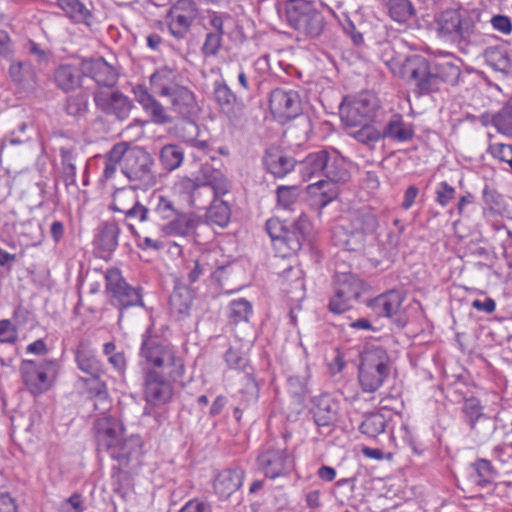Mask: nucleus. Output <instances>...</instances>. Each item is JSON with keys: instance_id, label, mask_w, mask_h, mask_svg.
<instances>
[{"instance_id": "nucleus-1", "label": "nucleus", "mask_w": 512, "mask_h": 512, "mask_svg": "<svg viewBox=\"0 0 512 512\" xmlns=\"http://www.w3.org/2000/svg\"><path fill=\"white\" fill-rule=\"evenodd\" d=\"M151 216L153 236L192 238L202 223L200 216L180 210L172 199L162 195L151 202Z\"/></svg>"}, {"instance_id": "nucleus-2", "label": "nucleus", "mask_w": 512, "mask_h": 512, "mask_svg": "<svg viewBox=\"0 0 512 512\" xmlns=\"http://www.w3.org/2000/svg\"><path fill=\"white\" fill-rule=\"evenodd\" d=\"M285 20L299 41L318 38L325 25L322 13L308 0H289L285 5Z\"/></svg>"}, {"instance_id": "nucleus-3", "label": "nucleus", "mask_w": 512, "mask_h": 512, "mask_svg": "<svg viewBox=\"0 0 512 512\" xmlns=\"http://www.w3.org/2000/svg\"><path fill=\"white\" fill-rule=\"evenodd\" d=\"M324 176L327 180H319L307 187L313 205L319 209L327 206L337 197L338 189L335 184L345 183L350 178L348 164L337 151H328V161L325 164Z\"/></svg>"}, {"instance_id": "nucleus-4", "label": "nucleus", "mask_w": 512, "mask_h": 512, "mask_svg": "<svg viewBox=\"0 0 512 512\" xmlns=\"http://www.w3.org/2000/svg\"><path fill=\"white\" fill-rule=\"evenodd\" d=\"M124 163L121 172L134 183L136 188L149 189L157 182V175L153 170L154 160L144 148L123 142Z\"/></svg>"}, {"instance_id": "nucleus-5", "label": "nucleus", "mask_w": 512, "mask_h": 512, "mask_svg": "<svg viewBox=\"0 0 512 512\" xmlns=\"http://www.w3.org/2000/svg\"><path fill=\"white\" fill-rule=\"evenodd\" d=\"M140 355L147 363L166 371L173 381L180 379L184 374L182 358L177 356L170 346L163 345L158 337L151 336L149 331L142 336Z\"/></svg>"}, {"instance_id": "nucleus-6", "label": "nucleus", "mask_w": 512, "mask_h": 512, "mask_svg": "<svg viewBox=\"0 0 512 512\" xmlns=\"http://www.w3.org/2000/svg\"><path fill=\"white\" fill-rule=\"evenodd\" d=\"M390 372V359L382 347L370 346L361 353L359 382L365 392L379 389Z\"/></svg>"}, {"instance_id": "nucleus-7", "label": "nucleus", "mask_w": 512, "mask_h": 512, "mask_svg": "<svg viewBox=\"0 0 512 512\" xmlns=\"http://www.w3.org/2000/svg\"><path fill=\"white\" fill-rule=\"evenodd\" d=\"M97 449L106 451L120 463L127 462L130 450L123 438V427L118 419L112 416L99 418L94 423Z\"/></svg>"}, {"instance_id": "nucleus-8", "label": "nucleus", "mask_w": 512, "mask_h": 512, "mask_svg": "<svg viewBox=\"0 0 512 512\" xmlns=\"http://www.w3.org/2000/svg\"><path fill=\"white\" fill-rule=\"evenodd\" d=\"M435 29L439 37L454 43H468L475 32V21L459 9H446L435 16Z\"/></svg>"}, {"instance_id": "nucleus-9", "label": "nucleus", "mask_w": 512, "mask_h": 512, "mask_svg": "<svg viewBox=\"0 0 512 512\" xmlns=\"http://www.w3.org/2000/svg\"><path fill=\"white\" fill-rule=\"evenodd\" d=\"M399 75L418 95L437 91L432 62L421 55L407 57L401 64Z\"/></svg>"}, {"instance_id": "nucleus-10", "label": "nucleus", "mask_w": 512, "mask_h": 512, "mask_svg": "<svg viewBox=\"0 0 512 512\" xmlns=\"http://www.w3.org/2000/svg\"><path fill=\"white\" fill-rule=\"evenodd\" d=\"M112 210L124 215L125 220L136 221L143 234L152 235L151 208L142 205L133 191L120 189L113 195Z\"/></svg>"}, {"instance_id": "nucleus-11", "label": "nucleus", "mask_w": 512, "mask_h": 512, "mask_svg": "<svg viewBox=\"0 0 512 512\" xmlns=\"http://www.w3.org/2000/svg\"><path fill=\"white\" fill-rule=\"evenodd\" d=\"M57 366L56 360H24L20 372L31 393L41 394L50 388Z\"/></svg>"}, {"instance_id": "nucleus-12", "label": "nucleus", "mask_w": 512, "mask_h": 512, "mask_svg": "<svg viewBox=\"0 0 512 512\" xmlns=\"http://www.w3.org/2000/svg\"><path fill=\"white\" fill-rule=\"evenodd\" d=\"M378 107L374 94L362 92L351 100L343 102L340 107L341 120L347 127L357 128L364 122H369Z\"/></svg>"}, {"instance_id": "nucleus-13", "label": "nucleus", "mask_w": 512, "mask_h": 512, "mask_svg": "<svg viewBox=\"0 0 512 512\" xmlns=\"http://www.w3.org/2000/svg\"><path fill=\"white\" fill-rule=\"evenodd\" d=\"M364 290V283L352 273H337L334 280V296L329 302V310L341 314L351 307Z\"/></svg>"}, {"instance_id": "nucleus-14", "label": "nucleus", "mask_w": 512, "mask_h": 512, "mask_svg": "<svg viewBox=\"0 0 512 512\" xmlns=\"http://www.w3.org/2000/svg\"><path fill=\"white\" fill-rule=\"evenodd\" d=\"M106 291L110 295L111 304L122 309L142 305L139 291L130 286L118 269H109L105 274Z\"/></svg>"}, {"instance_id": "nucleus-15", "label": "nucleus", "mask_w": 512, "mask_h": 512, "mask_svg": "<svg viewBox=\"0 0 512 512\" xmlns=\"http://www.w3.org/2000/svg\"><path fill=\"white\" fill-rule=\"evenodd\" d=\"M257 463L266 477L275 479L286 475L293 469L294 458L285 448L269 445L260 452Z\"/></svg>"}, {"instance_id": "nucleus-16", "label": "nucleus", "mask_w": 512, "mask_h": 512, "mask_svg": "<svg viewBox=\"0 0 512 512\" xmlns=\"http://www.w3.org/2000/svg\"><path fill=\"white\" fill-rule=\"evenodd\" d=\"M269 105L274 117L280 121L296 118L302 112L300 96L292 89H274L270 94Z\"/></svg>"}, {"instance_id": "nucleus-17", "label": "nucleus", "mask_w": 512, "mask_h": 512, "mask_svg": "<svg viewBox=\"0 0 512 512\" xmlns=\"http://www.w3.org/2000/svg\"><path fill=\"white\" fill-rule=\"evenodd\" d=\"M173 396V386L157 371L147 369L143 377V397L147 404L162 406Z\"/></svg>"}, {"instance_id": "nucleus-18", "label": "nucleus", "mask_w": 512, "mask_h": 512, "mask_svg": "<svg viewBox=\"0 0 512 512\" xmlns=\"http://www.w3.org/2000/svg\"><path fill=\"white\" fill-rule=\"evenodd\" d=\"M311 228L310 221L305 214H301L296 221L289 224L285 230V234L276 242V250L283 257L290 256L298 252L302 243Z\"/></svg>"}, {"instance_id": "nucleus-19", "label": "nucleus", "mask_w": 512, "mask_h": 512, "mask_svg": "<svg viewBox=\"0 0 512 512\" xmlns=\"http://www.w3.org/2000/svg\"><path fill=\"white\" fill-rule=\"evenodd\" d=\"M94 102L104 114L114 116L119 121L128 119L134 108L132 100L120 91L95 93Z\"/></svg>"}, {"instance_id": "nucleus-20", "label": "nucleus", "mask_w": 512, "mask_h": 512, "mask_svg": "<svg viewBox=\"0 0 512 512\" xmlns=\"http://www.w3.org/2000/svg\"><path fill=\"white\" fill-rule=\"evenodd\" d=\"M133 94L145 113L150 116L152 122L160 125L172 122V118L165 107L148 91L146 86L136 85L133 87Z\"/></svg>"}, {"instance_id": "nucleus-21", "label": "nucleus", "mask_w": 512, "mask_h": 512, "mask_svg": "<svg viewBox=\"0 0 512 512\" xmlns=\"http://www.w3.org/2000/svg\"><path fill=\"white\" fill-rule=\"evenodd\" d=\"M84 77L82 61L78 65L65 63L55 68L53 82L58 89L69 93L81 88Z\"/></svg>"}, {"instance_id": "nucleus-22", "label": "nucleus", "mask_w": 512, "mask_h": 512, "mask_svg": "<svg viewBox=\"0 0 512 512\" xmlns=\"http://www.w3.org/2000/svg\"><path fill=\"white\" fill-rule=\"evenodd\" d=\"M84 76L93 79L99 86L112 87L116 84L118 73L103 58L83 59Z\"/></svg>"}, {"instance_id": "nucleus-23", "label": "nucleus", "mask_w": 512, "mask_h": 512, "mask_svg": "<svg viewBox=\"0 0 512 512\" xmlns=\"http://www.w3.org/2000/svg\"><path fill=\"white\" fill-rule=\"evenodd\" d=\"M245 472L242 468H227L220 471L214 479L215 494L221 500L228 499L243 484Z\"/></svg>"}, {"instance_id": "nucleus-24", "label": "nucleus", "mask_w": 512, "mask_h": 512, "mask_svg": "<svg viewBox=\"0 0 512 512\" xmlns=\"http://www.w3.org/2000/svg\"><path fill=\"white\" fill-rule=\"evenodd\" d=\"M195 182L208 186L216 195H225L231 189V184L225 174L210 163L201 165Z\"/></svg>"}, {"instance_id": "nucleus-25", "label": "nucleus", "mask_w": 512, "mask_h": 512, "mask_svg": "<svg viewBox=\"0 0 512 512\" xmlns=\"http://www.w3.org/2000/svg\"><path fill=\"white\" fill-rule=\"evenodd\" d=\"M403 301L401 292L390 290L370 300L368 305L377 316L393 318L398 315Z\"/></svg>"}, {"instance_id": "nucleus-26", "label": "nucleus", "mask_w": 512, "mask_h": 512, "mask_svg": "<svg viewBox=\"0 0 512 512\" xmlns=\"http://www.w3.org/2000/svg\"><path fill=\"white\" fill-rule=\"evenodd\" d=\"M366 238L363 232L352 229L342 223L333 229L332 239L335 245L347 251L361 252L366 245Z\"/></svg>"}, {"instance_id": "nucleus-27", "label": "nucleus", "mask_w": 512, "mask_h": 512, "mask_svg": "<svg viewBox=\"0 0 512 512\" xmlns=\"http://www.w3.org/2000/svg\"><path fill=\"white\" fill-rule=\"evenodd\" d=\"M163 97H167L169 99V109L182 117L190 116L197 108L193 92L182 85L176 86L169 94H166Z\"/></svg>"}, {"instance_id": "nucleus-28", "label": "nucleus", "mask_w": 512, "mask_h": 512, "mask_svg": "<svg viewBox=\"0 0 512 512\" xmlns=\"http://www.w3.org/2000/svg\"><path fill=\"white\" fill-rule=\"evenodd\" d=\"M339 403L330 395H322L317 399L313 417L318 427H330L338 419Z\"/></svg>"}, {"instance_id": "nucleus-29", "label": "nucleus", "mask_w": 512, "mask_h": 512, "mask_svg": "<svg viewBox=\"0 0 512 512\" xmlns=\"http://www.w3.org/2000/svg\"><path fill=\"white\" fill-rule=\"evenodd\" d=\"M328 161V150L321 149L309 153L300 163L299 172L304 181L313 177L324 176L325 164Z\"/></svg>"}, {"instance_id": "nucleus-30", "label": "nucleus", "mask_w": 512, "mask_h": 512, "mask_svg": "<svg viewBox=\"0 0 512 512\" xmlns=\"http://www.w3.org/2000/svg\"><path fill=\"white\" fill-rule=\"evenodd\" d=\"M263 162L267 171L278 178L286 176L295 167V161L292 157L286 156L275 149L266 151Z\"/></svg>"}, {"instance_id": "nucleus-31", "label": "nucleus", "mask_w": 512, "mask_h": 512, "mask_svg": "<svg viewBox=\"0 0 512 512\" xmlns=\"http://www.w3.org/2000/svg\"><path fill=\"white\" fill-rule=\"evenodd\" d=\"M485 63L495 72L507 77L511 71V58L508 51L501 46H489L483 52Z\"/></svg>"}, {"instance_id": "nucleus-32", "label": "nucleus", "mask_w": 512, "mask_h": 512, "mask_svg": "<svg viewBox=\"0 0 512 512\" xmlns=\"http://www.w3.org/2000/svg\"><path fill=\"white\" fill-rule=\"evenodd\" d=\"M344 224L354 230L363 232L365 237L373 235L379 225L376 215L368 209H361L352 212Z\"/></svg>"}, {"instance_id": "nucleus-33", "label": "nucleus", "mask_w": 512, "mask_h": 512, "mask_svg": "<svg viewBox=\"0 0 512 512\" xmlns=\"http://www.w3.org/2000/svg\"><path fill=\"white\" fill-rule=\"evenodd\" d=\"M77 367L87 375L91 376L94 380H99L103 374L101 362L97 359L96 355L85 345H80L75 354Z\"/></svg>"}, {"instance_id": "nucleus-34", "label": "nucleus", "mask_w": 512, "mask_h": 512, "mask_svg": "<svg viewBox=\"0 0 512 512\" xmlns=\"http://www.w3.org/2000/svg\"><path fill=\"white\" fill-rule=\"evenodd\" d=\"M177 78V72L174 69L165 66L157 69L150 76V84L153 91L163 97L164 95L169 94L176 86H180L176 83Z\"/></svg>"}, {"instance_id": "nucleus-35", "label": "nucleus", "mask_w": 512, "mask_h": 512, "mask_svg": "<svg viewBox=\"0 0 512 512\" xmlns=\"http://www.w3.org/2000/svg\"><path fill=\"white\" fill-rule=\"evenodd\" d=\"M383 138L397 142H406L413 138L414 130L411 124L406 123L399 114L393 115L381 131Z\"/></svg>"}, {"instance_id": "nucleus-36", "label": "nucleus", "mask_w": 512, "mask_h": 512, "mask_svg": "<svg viewBox=\"0 0 512 512\" xmlns=\"http://www.w3.org/2000/svg\"><path fill=\"white\" fill-rule=\"evenodd\" d=\"M120 228L116 222H105L99 229L94 243L103 252L111 253L118 246Z\"/></svg>"}, {"instance_id": "nucleus-37", "label": "nucleus", "mask_w": 512, "mask_h": 512, "mask_svg": "<svg viewBox=\"0 0 512 512\" xmlns=\"http://www.w3.org/2000/svg\"><path fill=\"white\" fill-rule=\"evenodd\" d=\"M214 98L222 112L228 116L236 115V108L240 105L236 94L224 81L214 83Z\"/></svg>"}, {"instance_id": "nucleus-38", "label": "nucleus", "mask_w": 512, "mask_h": 512, "mask_svg": "<svg viewBox=\"0 0 512 512\" xmlns=\"http://www.w3.org/2000/svg\"><path fill=\"white\" fill-rule=\"evenodd\" d=\"M431 62L434 71V76L436 77L437 90L439 89V85L442 82H446L451 85L457 84L458 79L461 75V70L459 66L450 61L445 60Z\"/></svg>"}, {"instance_id": "nucleus-39", "label": "nucleus", "mask_w": 512, "mask_h": 512, "mask_svg": "<svg viewBox=\"0 0 512 512\" xmlns=\"http://www.w3.org/2000/svg\"><path fill=\"white\" fill-rule=\"evenodd\" d=\"M206 220L220 228L226 227L231 219V209L226 201L215 198L206 212Z\"/></svg>"}, {"instance_id": "nucleus-40", "label": "nucleus", "mask_w": 512, "mask_h": 512, "mask_svg": "<svg viewBox=\"0 0 512 512\" xmlns=\"http://www.w3.org/2000/svg\"><path fill=\"white\" fill-rule=\"evenodd\" d=\"M124 150L123 142L113 145V147L104 156V169L102 178L104 180H110L114 178L118 166L124 163Z\"/></svg>"}, {"instance_id": "nucleus-41", "label": "nucleus", "mask_w": 512, "mask_h": 512, "mask_svg": "<svg viewBox=\"0 0 512 512\" xmlns=\"http://www.w3.org/2000/svg\"><path fill=\"white\" fill-rule=\"evenodd\" d=\"M358 127V129L351 130L348 135L370 149H374L376 143L383 138L381 131L368 122H364Z\"/></svg>"}, {"instance_id": "nucleus-42", "label": "nucleus", "mask_w": 512, "mask_h": 512, "mask_svg": "<svg viewBox=\"0 0 512 512\" xmlns=\"http://www.w3.org/2000/svg\"><path fill=\"white\" fill-rule=\"evenodd\" d=\"M57 3L69 18L89 25L91 12L80 0H57Z\"/></svg>"}, {"instance_id": "nucleus-43", "label": "nucleus", "mask_w": 512, "mask_h": 512, "mask_svg": "<svg viewBox=\"0 0 512 512\" xmlns=\"http://www.w3.org/2000/svg\"><path fill=\"white\" fill-rule=\"evenodd\" d=\"M160 163L167 171L179 168L184 160V150L176 144H168L161 148Z\"/></svg>"}, {"instance_id": "nucleus-44", "label": "nucleus", "mask_w": 512, "mask_h": 512, "mask_svg": "<svg viewBox=\"0 0 512 512\" xmlns=\"http://www.w3.org/2000/svg\"><path fill=\"white\" fill-rule=\"evenodd\" d=\"M20 237L27 247L38 246L44 239V231L41 224L35 220H28L21 224Z\"/></svg>"}, {"instance_id": "nucleus-45", "label": "nucleus", "mask_w": 512, "mask_h": 512, "mask_svg": "<svg viewBox=\"0 0 512 512\" xmlns=\"http://www.w3.org/2000/svg\"><path fill=\"white\" fill-rule=\"evenodd\" d=\"M390 17L399 23H405L415 16V8L409 0H389Z\"/></svg>"}, {"instance_id": "nucleus-46", "label": "nucleus", "mask_w": 512, "mask_h": 512, "mask_svg": "<svg viewBox=\"0 0 512 512\" xmlns=\"http://www.w3.org/2000/svg\"><path fill=\"white\" fill-rule=\"evenodd\" d=\"M194 20L189 19L183 15H177L174 12H169L166 17V23L170 34L176 39H184L188 34Z\"/></svg>"}, {"instance_id": "nucleus-47", "label": "nucleus", "mask_w": 512, "mask_h": 512, "mask_svg": "<svg viewBox=\"0 0 512 512\" xmlns=\"http://www.w3.org/2000/svg\"><path fill=\"white\" fill-rule=\"evenodd\" d=\"M386 425L387 420L383 414L371 413L365 416L359 426V430L368 437L375 438L385 431Z\"/></svg>"}, {"instance_id": "nucleus-48", "label": "nucleus", "mask_w": 512, "mask_h": 512, "mask_svg": "<svg viewBox=\"0 0 512 512\" xmlns=\"http://www.w3.org/2000/svg\"><path fill=\"white\" fill-rule=\"evenodd\" d=\"M252 314L251 303L244 299L239 298L232 300L228 306V318L230 322L239 323L247 322Z\"/></svg>"}, {"instance_id": "nucleus-49", "label": "nucleus", "mask_w": 512, "mask_h": 512, "mask_svg": "<svg viewBox=\"0 0 512 512\" xmlns=\"http://www.w3.org/2000/svg\"><path fill=\"white\" fill-rule=\"evenodd\" d=\"M222 195H216L211 188L204 186L194 181L190 193L191 205L196 208H204L206 204L211 203L215 198H220Z\"/></svg>"}, {"instance_id": "nucleus-50", "label": "nucleus", "mask_w": 512, "mask_h": 512, "mask_svg": "<svg viewBox=\"0 0 512 512\" xmlns=\"http://www.w3.org/2000/svg\"><path fill=\"white\" fill-rule=\"evenodd\" d=\"M34 128L27 122H21L18 126L6 136L1 143V150L8 144L20 145L28 142L31 139Z\"/></svg>"}, {"instance_id": "nucleus-51", "label": "nucleus", "mask_w": 512, "mask_h": 512, "mask_svg": "<svg viewBox=\"0 0 512 512\" xmlns=\"http://www.w3.org/2000/svg\"><path fill=\"white\" fill-rule=\"evenodd\" d=\"M88 99V94L83 92L67 97L65 104L66 113L73 117L84 116L88 111Z\"/></svg>"}, {"instance_id": "nucleus-52", "label": "nucleus", "mask_w": 512, "mask_h": 512, "mask_svg": "<svg viewBox=\"0 0 512 512\" xmlns=\"http://www.w3.org/2000/svg\"><path fill=\"white\" fill-rule=\"evenodd\" d=\"M90 392L94 401V410L100 414H104L111 408L108 391L104 382H96L94 387H91Z\"/></svg>"}, {"instance_id": "nucleus-53", "label": "nucleus", "mask_w": 512, "mask_h": 512, "mask_svg": "<svg viewBox=\"0 0 512 512\" xmlns=\"http://www.w3.org/2000/svg\"><path fill=\"white\" fill-rule=\"evenodd\" d=\"M497 131L507 137H512V109L504 106L491 120Z\"/></svg>"}, {"instance_id": "nucleus-54", "label": "nucleus", "mask_w": 512, "mask_h": 512, "mask_svg": "<svg viewBox=\"0 0 512 512\" xmlns=\"http://www.w3.org/2000/svg\"><path fill=\"white\" fill-rule=\"evenodd\" d=\"M483 407L477 398L471 397L464 401L462 411L471 429H474L476 422L484 417Z\"/></svg>"}, {"instance_id": "nucleus-55", "label": "nucleus", "mask_w": 512, "mask_h": 512, "mask_svg": "<svg viewBox=\"0 0 512 512\" xmlns=\"http://www.w3.org/2000/svg\"><path fill=\"white\" fill-rule=\"evenodd\" d=\"M299 188L293 186H279L277 188V203L284 209H292V206L298 201Z\"/></svg>"}, {"instance_id": "nucleus-56", "label": "nucleus", "mask_w": 512, "mask_h": 512, "mask_svg": "<svg viewBox=\"0 0 512 512\" xmlns=\"http://www.w3.org/2000/svg\"><path fill=\"white\" fill-rule=\"evenodd\" d=\"M482 199L490 211L498 210L504 204L503 196L496 189L487 184L482 190Z\"/></svg>"}, {"instance_id": "nucleus-57", "label": "nucleus", "mask_w": 512, "mask_h": 512, "mask_svg": "<svg viewBox=\"0 0 512 512\" xmlns=\"http://www.w3.org/2000/svg\"><path fill=\"white\" fill-rule=\"evenodd\" d=\"M222 46V36L218 33H207L204 43L201 47V53L204 57L216 56Z\"/></svg>"}, {"instance_id": "nucleus-58", "label": "nucleus", "mask_w": 512, "mask_h": 512, "mask_svg": "<svg viewBox=\"0 0 512 512\" xmlns=\"http://www.w3.org/2000/svg\"><path fill=\"white\" fill-rule=\"evenodd\" d=\"M287 226L288 225L285 222L278 218H271L267 220L265 228L275 248L276 242H280V239L285 234Z\"/></svg>"}, {"instance_id": "nucleus-59", "label": "nucleus", "mask_w": 512, "mask_h": 512, "mask_svg": "<svg viewBox=\"0 0 512 512\" xmlns=\"http://www.w3.org/2000/svg\"><path fill=\"white\" fill-rule=\"evenodd\" d=\"M435 194V201L440 206L446 207L455 198L456 190L446 181H442L437 185Z\"/></svg>"}, {"instance_id": "nucleus-60", "label": "nucleus", "mask_w": 512, "mask_h": 512, "mask_svg": "<svg viewBox=\"0 0 512 512\" xmlns=\"http://www.w3.org/2000/svg\"><path fill=\"white\" fill-rule=\"evenodd\" d=\"M478 476L481 478L479 483H490L495 476V470L490 461L479 459L473 464Z\"/></svg>"}, {"instance_id": "nucleus-61", "label": "nucleus", "mask_w": 512, "mask_h": 512, "mask_svg": "<svg viewBox=\"0 0 512 512\" xmlns=\"http://www.w3.org/2000/svg\"><path fill=\"white\" fill-rule=\"evenodd\" d=\"M170 11L177 15L189 17L191 20H195L197 17V7L193 0H178Z\"/></svg>"}, {"instance_id": "nucleus-62", "label": "nucleus", "mask_w": 512, "mask_h": 512, "mask_svg": "<svg viewBox=\"0 0 512 512\" xmlns=\"http://www.w3.org/2000/svg\"><path fill=\"white\" fill-rule=\"evenodd\" d=\"M225 361L230 368L242 371L245 370L248 364V360L238 350L233 348H229L226 351Z\"/></svg>"}, {"instance_id": "nucleus-63", "label": "nucleus", "mask_w": 512, "mask_h": 512, "mask_svg": "<svg viewBox=\"0 0 512 512\" xmlns=\"http://www.w3.org/2000/svg\"><path fill=\"white\" fill-rule=\"evenodd\" d=\"M198 265L202 267L204 273H213L217 267V253L213 251H204L198 255Z\"/></svg>"}, {"instance_id": "nucleus-64", "label": "nucleus", "mask_w": 512, "mask_h": 512, "mask_svg": "<svg viewBox=\"0 0 512 512\" xmlns=\"http://www.w3.org/2000/svg\"><path fill=\"white\" fill-rule=\"evenodd\" d=\"M84 502L80 494L74 493L65 499L59 507V512H83Z\"/></svg>"}]
</instances>
